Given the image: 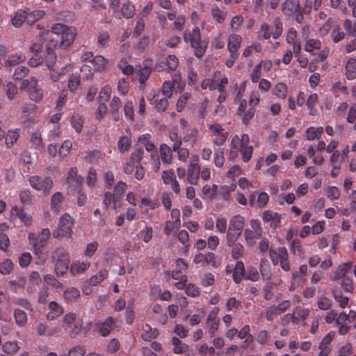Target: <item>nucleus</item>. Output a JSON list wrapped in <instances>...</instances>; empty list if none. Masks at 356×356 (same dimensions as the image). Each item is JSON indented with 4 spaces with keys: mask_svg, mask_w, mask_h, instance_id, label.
Masks as SVG:
<instances>
[{
    "mask_svg": "<svg viewBox=\"0 0 356 356\" xmlns=\"http://www.w3.org/2000/svg\"><path fill=\"white\" fill-rule=\"evenodd\" d=\"M50 260L54 266V272L57 276H63L68 270L70 257L63 247H57L52 252Z\"/></svg>",
    "mask_w": 356,
    "mask_h": 356,
    "instance_id": "f257e3e1",
    "label": "nucleus"
},
{
    "mask_svg": "<svg viewBox=\"0 0 356 356\" xmlns=\"http://www.w3.org/2000/svg\"><path fill=\"white\" fill-rule=\"evenodd\" d=\"M268 255L273 265L276 266L280 264L284 271L290 270L291 267L289 261V255L285 247L281 246L275 250L270 249L268 251Z\"/></svg>",
    "mask_w": 356,
    "mask_h": 356,
    "instance_id": "f03ea898",
    "label": "nucleus"
},
{
    "mask_svg": "<svg viewBox=\"0 0 356 356\" xmlns=\"http://www.w3.org/2000/svg\"><path fill=\"white\" fill-rule=\"evenodd\" d=\"M72 225L73 218L68 213H64L59 219L57 229L53 232V236L56 238L70 236Z\"/></svg>",
    "mask_w": 356,
    "mask_h": 356,
    "instance_id": "7ed1b4c3",
    "label": "nucleus"
},
{
    "mask_svg": "<svg viewBox=\"0 0 356 356\" xmlns=\"http://www.w3.org/2000/svg\"><path fill=\"white\" fill-rule=\"evenodd\" d=\"M30 185L37 191H42L44 195H47L53 186L51 177H46L44 179L38 175H33L29 179Z\"/></svg>",
    "mask_w": 356,
    "mask_h": 356,
    "instance_id": "20e7f679",
    "label": "nucleus"
},
{
    "mask_svg": "<svg viewBox=\"0 0 356 356\" xmlns=\"http://www.w3.org/2000/svg\"><path fill=\"white\" fill-rule=\"evenodd\" d=\"M83 180V179L81 176L77 175L76 168H71L67 177V184H68L67 193L72 195L79 193L81 191Z\"/></svg>",
    "mask_w": 356,
    "mask_h": 356,
    "instance_id": "39448f33",
    "label": "nucleus"
},
{
    "mask_svg": "<svg viewBox=\"0 0 356 356\" xmlns=\"http://www.w3.org/2000/svg\"><path fill=\"white\" fill-rule=\"evenodd\" d=\"M191 46L195 49V56L197 58H200L205 54L207 45L202 41L201 33L198 27L195 28L192 31Z\"/></svg>",
    "mask_w": 356,
    "mask_h": 356,
    "instance_id": "423d86ee",
    "label": "nucleus"
},
{
    "mask_svg": "<svg viewBox=\"0 0 356 356\" xmlns=\"http://www.w3.org/2000/svg\"><path fill=\"white\" fill-rule=\"evenodd\" d=\"M139 67L138 74L139 75L138 81L140 84H144L148 79L153 67V60L152 59H146L143 63V66H136Z\"/></svg>",
    "mask_w": 356,
    "mask_h": 356,
    "instance_id": "0eeeda50",
    "label": "nucleus"
},
{
    "mask_svg": "<svg viewBox=\"0 0 356 356\" xmlns=\"http://www.w3.org/2000/svg\"><path fill=\"white\" fill-rule=\"evenodd\" d=\"M76 35V29L72 26H69L61 35L60 47L62 49H67L69 47L75 40Z\"/></svg>",
    "mask_w": 356,
    "mask_h": 356,
    "instance_id": "6e6552de",
    "label": "nucleus"
},
{
    "mask_svg": "<svg viewBox=\"0 0 356 356\" xmlns=\"http://www.w3.org/2000/svg\"><path fill=\"white\" fill-rule=\"evenodd\" d=\"M50 236V231L49 229H43L40 234L35 238L33 243V248L37 254L42 252V248L44 246L46 241Z\"/></svg>",
    "mask_w": 356,
    "mask_h": 356,
    "instance_id": "1a4fd4ad",
    "label": "nucleus"
},
{
    "mask_svg": "<svg viewBox=\"0 0 356 356\" xmlns=\"http://www.w3.org/2000/svg\"><path fill=\"white\" fill-rule=\"evenodd\" d=\"M334 336V333L330 332L323 338L318 346L320 353L318 356H327L330 354L331 348L329 345L332 341Z\"/></svg>",
    "mask_w": 356,
    "mask_h": 356,
    "instance_id": "9d476101",
    "label": "nucleus"
},
{
    "mask_svg": "<svg viewBox=\"0 0 356 356\" xmlns=\"http://www.w3.org/2000/svg\"><path fill=\"white\" fill-rule=\"evenodd\" d=\"M299 0H286L282 4V10L283 13L286 16H291L296 11L300 10Z\"/></svg>",
    "mask_w": 356,
    "mask_h": 356,
    "instance_id": "9b49d317",
    "label": "nucleus"
},
{
    "mask_svg": "<svg viewBox=\"0 0 356 356\" xmlns=\"http://www.w3.org/2000/svg\"><path fill=\"white\" fill-rule=\"evenodd\" d=\"M200 169L199 164L196 162L191 163L187 170V179L190 184L196 185L199 179Z\"/></svg>",
    "mask_w": 356,
    "mask_h": 356,
    "instance_id": "f8f14e48",
    "label": "nucleus"
},
{
    "mask_svg": "<svg viewBox=\"0 0 356 356\" xmlns=\"http://www.w3.org/2000/svg\"><path fill=\"white\" fill-rule=\"evenodd\" d=\"M242 38L237 34H232L229 37L227 49L230 54H238L237 51L241 46Z\"/></svg>",
    "mask_w": 356,
    "mask_h": 356,
    "instance_id": "ddd939ff",
    "label": "nucleus"
},
{
    "mask_svg": "<svg viewBox=\"0 0 356 356\" xmlns=\"http://www.w3.org/2000/svg\"><path fill=\"white\" fill-rule=\"evenodd\" d=\"M148 100L150 102V104H154L155 108L158 111H164L169 104L168 97L159 98V95H153L151 98L148 97Z\"/></svg>",
    "mask_w": 356,
    "mask_h": 356,
    "instance_id": "4468645a",
    "label": "nucleus"
},
{
    "mask_svg": "<svg viewBox=\"0 0 356 356\" xmlns=\"http://www.w3.org/2000/svg\"><path fill=\"white\" fill-rule=\"evenodd\" d=\"M245 223V218L240 216L236 215L234 216L229 222V229L230 230L236 231L240 234H241Z\"/></svg>",
    "mask_w": 356,
    "mask_h": 356,
    "instance_id": "2eb2a0df",
    "label": "nucleus"
},
{
    "mask_svg": "<svg viewBox=\"0 0 356 356\" xmlns=\"http://www.w3.org/2000/svg\"><path fill=\"white\" fill-rule=\"evenodd\" d=\"M345 76L348 80L356 78V59L350 58L345 66Z\"/></svg>",
    "mask_w": 356,
    "mask_h": 356,
    "instance_id": "dca6fc26",
    "label": "nucleus"
},
{
    "mask_svg": "<svg viewBox=\"0 0 356 356\" xmlns=\"http://www.w3.org/2000/svg\"><path fill=\"white\" fill-rule=\"evenodd\" d=\"M352 265V262L343 263L339 265L337 270L330 276V280L336 281L343 277L351 268Z\"/></svg>",
    "mask_w": 356,
    "mask_h": 356,
    "instance_id": "f3484780",
    "label": "nucleus"
},
{
    "mask_svg": "<svg viewBox=\"0 0 356 356\" xmlns=\"http://www.w3.org/2000/svg\"><path fill=\"white\" fill-rule=\"evenodd\" d=\"M324 129L323 127H309L305 131V137L308 140H314L318 139L323 133Z\"/></svg>",
    "mask_w": 356,
    "mask_h": 356,
    "instance_id": "a211bd4d",
    "label": "nucleus"
},
{
    "mask_svg": "<svg viewBox=\"0 0 356 356\" xmlns=\"http://www.w3.org/2000/svg\"><path fill=\"white\" fill-rule=\"evenodd\" d=\"M57 331V328L49 327L45 323H40L37 326V332L40 336H52L55 334Z\"/></svg>",
    "mask_w": 356,
    "mask_h": 356,
    "instance_id": "6ab92c4d",
    "label": "nucleus"
},
{
    "mask_svg": "<svg viewBox=\"0 0 356 356\" xmlns=\"http://www.w3.org/2000/svg\"><path fill=\"white\" fill-rule=\"evenodd\" d=\"M291 305L289 300H283L277 306H271L268 308V314L278 315L284 312Z\"/></svg>",
    "mask_w": 356,
    "mask_h": 356,
    "instance_id": "aec40b11",
    "label": "nucleus"
},
{
    "mask_svg": "<svg viewBox=\"0 0 356 356\" xmlns=\"http://www.w3.org/2000/svg\"><path fill=\"white\" fill-rule=\"evenodd\" d=\"M44 15V11L43 10H35L33 12H29V10H26V23L29 25H32L37 20L40 19Z\"/></svg>",
    "mask_w": 356,
    "mask_h": 356,
    "instance_id": "412c9836",
    "label": "nucleus"
},
{
    "mask_svg": "<svg viewBox=\"0 0 356 356\" xmlns=\"http://www.w3.org/2000/svg\"><path fill=\"white\" fill-rule=\"evenodd\" d=\"M121 14L126 19L131 18L135 14V6L133 3L129 1L124 2L121 8Z\"/></svg>",
    "mask_w": 356,
    "mask_h": 356,
    "instance_id": "4be33fe9",
    "label": "nucleus"
},
{
    "mask_svg": "<svg viewBox=\"0 0 356 356\" xmlns=\"http://www.w3.org/2000/svg\"><path fill=\"white\" fill-rule=\"evenodd\" d=\"M321 48V42L319 40L309 39L305 45V50L307 52L315 55L316 51L320 50Z\"/></svg>",
    "mask_w": 356,
    "mask_h": 356,
    "instance_id": "5701e85b",
    "label": "nucleus"
},
{
    "mask_svg": "<svg viewBox=\"0 0 356 356\" xmlns=\"http://www.w3.org/2000/svg\"><path fill=\"white\" fill-rule=\"evenodd\" d=\"M245 273V267L244 264L242 261H237L235 266L234 271L233 273V280L236 283L238 284L242 277L244 276Z\"/></svg>",
    "mask_w": 356,
    "mask_h": 356,
    "instance_id": "b1692460",
    "label": "nucleus"
},
{
    "mask_svg": "<svg viewBox=\"0 0 356 356\" xmlns=\"http://www.w3.org/2000/svg\"><path fill=\"white\" fill-rule=\"evenodd\" d=\"M159 149L162 161L166 163H170L172 161V152L170 147L166 144L163 143L160 145Z\"/></svg>",
    "mask_w": 356,
    "mask_h": 356,
    "instance_id": "393cba45",
    "label": "nucleus"
},
{
    "mask_svg": "<svg viewBox=\"0 0 356 356\" xmlns=\"http://www.w3.org/2000/svg\"><path fill=\"white\" fill-rule=\"evenodd\" d=\"M90 266L89 263L74 261L70 266V273L72 275L83 273Z\"/></svg>",
    "mask_w": 356,
    "mask_h": 356,
    "instance_id": "a878e982",
    "label": "nucleus"
},
{
    "mask_svg": "<svg viewBox=\"0 0 356 356\" xmlns=\"http://www.w3.org/2000/svg\"><path fill=\"white\" fill-rule=\"evenodd\" d=\"M95 71H102L107 63L106 59L102 56H97L90 60Z\"/></svg>",
    "mask_w": 356,
    "mask_h": 356,
    "instance_id": "bb28decb",
    "label": "nucleus"
},
{
    "mask_svg": "<svg viewBox=\"0 0 356 356\" xmlns=\"http://www.w3.org/2000/svg\"><path fill=\"white\" fill-rule=\"evenodd\" d=\"M49 307L51 310V313H49L47 315V318L48 320H53L54 318L58 316L63 313L62 307H60L58 304L55 301L51 302L49 303Z\"/></svg>",
    "mask_w": 356,
    "mask_h": 356,
    "instance_id": "cd10ccee",
    "label": "nucleus"
},
{
    "mask_svg": "<svg viewBox=\"0 0 356 356\" xmlns=\"http://www.w3.org/2000/svg\"><path fill=\"white\" fill-rule=\"evenodd\" d=\"M63 296L66 301L75 302L80 296V292L76 288L70 287L65 291Z\"/></svg>",
    "mask_w": 356,
    "mask_h": 356,
    "instance_id": "c85d7f7f",
    "label": "nucleus"
},
{
    "mask_svg": "<svg viewBox=\"0 0 356 356\" xmlns=\"http://www.w3.org/2000/svg\"><path fill=\"white\" fill-rule=\"evenodd\" d=\"M213 258L214 254L213 252H208L207 254L200 253L195 256L194 262L208 265Z\"/></svg>",
    "mask_w": 356,
    "mask_h": 356,
    "instance_id": "c756f323",
    "label": "nucleus"
},
{
    "mask_svg": "<svg viewBox=\"0 0 356 356\" xmlns=\"http://www.w3.org/2000/svg\"><path fill=\"white\" fill-rule=\"evenodd\" d=\"M26 10H19L15 13L12 18V24L15 27H19L23 22H26Z\"/></svg>",
    "mask_w": 356,
    "mask_h": 356,
    "instance_id": "7c9ffc66",
    "label": "nucleus"
},
{
    "mask_svg": "<svg viewBox=\"0 0 356 356\" xmlns=\"http://www.w3.org/2000/svg\"><path fill=\"white\" fill-rule=\"evenodd\" d=\"M249 143V136L247 134H243L241 138H239L238 136H235L232 141L233 149H237L238 145L240 147L248 145Z\"/></svg>",
    "mask_w": 356,
    "mask_h": 356,
    "instance_id": "2f4dec72",
    "label": "nucleus"
},
{
    "mask_svg": "<svg viewBox=\"0 0 356 356\" xmlns=\"http://www.w3.org/2000/svg\"><path fill=\"white\" fill-rule=\"evenodd\" d=\"M108 275V271L105 269L101 270L97 275H95L89 280V284L96 286L103 281Z\"/></svg>",
    "mask_w": 356,
    "mask_h": 356,
    "instance_id": "473e14b6",
    "label": "nucleus"
},
{
    "mask_svg": "<svg viewBox=\"0 0 356 356\" xmlns=\"http://www.w3.org/2000/svg\"><path fill=\"white\" fill-rule=\"evenodd\" d=\"M29 96L31 99L35 102H39L42 99L43 92L42 90L38 87V83L30 89Z\"/></svg>",
    "mask_w": 356,
    "mask_h": 356,
    "instance_id": "72a5a7b5",
    "label": "nucleus"
},
{
    "mask_svg": "<svg viewBox=\"0 0 356 356\" xmlns=\"http://www.w3.org/2000/svg\"><path fill=\"white\" fill-rule=\"evenodd\" d=\"M13 211L15 212L17 217L20 219V220L24 222L26 226L30 225L31 223V217L27 215L26 213L22 209L18 208L15 207L13 209Z\"/></svg>",
    "mask_w": 356,
    "mask_h": 356,
    "instance_id": "f704fd0d",
    "label": "nucleus"
},
{
    "mask_svg": "<svg viewBox=\"0 0 356 356\" xmlns=\"http://www.w3.org/2000/svg\"><path fill=\"white\" fill-rule=\"evenodd\" d=\"M131 141L127 136H122L118 142V147L120 152H124L129 150L131 147Z\"/></svg>",
    "mask_w": 356,
    "mask_h": 356,
    "instance_id": "c9c22d12",
    "label": "nucleus"
},
{
    "mask_svg": "<svg viewBox=\"0 0 356 356\" xmlns=\"http://www.w3.org/2000/svg\"><path fill=\"white\" fill-rule=\"evenodd\" d=\"M273 93L277 97L284 99L287 93L286 85L284 83H278L274 87Z\"/></svg>",
    "mask_w": 356,
    "mask_h": 356,
    "instance_id": "e433bc0d",
    "label": "nucleus"
},
{
    "mask_svg": "<svg viewBox=\"0 0 356 356\" xmlns=\"http://www.w3.org/2000/svg\"><path fill=\"white\" fill-rule=\"evenodd\" d=\"M2 349L6 353L13 355L16 353L19 350V347L17 344V341H8L6 342L3 345Z\"/></svg>",
    "mask_w": 356,
    "mask_h": 356,
    "instance_id": "4c0bfd02",
    "label": "nucleus"
},
{
    "mask_svg": "<svg viewBox=\"0 0 356 356\" xmlns=\"http://www.w3.org/2000/svg\"><path fill=\"white\" fill-rule=\"evenodd\" d=\"M14 316L16 323L19 326H24L27 322L26 314L19 309H16L14 312Z\"/></svg>",
    "mask_w": 356,
    "mask_h": 356,
    "instance_id": "58836bf2",
    "label": "nucleus"
},
{
    "mask_svg": "<svg viewBox=\"0 0 356 356\" xmlns=\"http://www.w3.org/2000/svg\"><path fill=\"white\" fill-rule=\"evenodd\" d=\"M31 142L35 147L39 150L42 151L44 148V145L42 143L41 134L39 131L34 132L31 138Z\"/></svg>",
    "mask_w": 356,
    "mask_h": 356,
    "instance_id": "ea45409f",
    "label": "nucleus"
},
{
    "mask_svg": "<svg viewBox=\"0 0 356 356\" xmlns=\"http://www.w3.org/2000/svg\"><path fill=\"white\" fill-rule=\"evenodd\" d=\"M283 31L282 22H280L279 18H276L273 22V25L272 27L271 34L273 38L275 39L278 38Z\"/></svg>",
    "mask_w": 356,
    "mask_h": 356,
    "instance_id": "a19ab883",
    "label": "nucleus"
},
{
    "mask_svg": "<svg viewBox=\"0 0 356 356\" xmlns=\"http://www.w3.org/2000/svg\"><path fill=\"white\" fill-rule=\"evenodd\" d=\"M71 124L73 128L76 130L77 133H80L81 131L83 119L80 115H72L71 118Z\"/></svg>",
    "mask_w": 356,
    "mask_h": 356,
    "instance_id": "79ce46f5",
    "label": "nucleus"
},
{
    "mask_svg": "<svg viewBox=\"0 0 356 356\" xmlns=\"http://www.w3.org/2000/svg\"><path fill=\"white\" fill-rule=\"evenodd\" d=\"M331 37L333 42L334 43H337L344 38L345 33L341 31L339 26H337L332 29L331 32Z\"/></svg>",
    "mask_w": 356,
    "mask_h": 356,
    "instance_id": "37998d69",
    "label": "nucleus"
},
{
    "mask_svg": "<svg viewBox=\"0 0 356 356\" xmlns=\"http://www.w3.org/2000/svg\"><path fill=\"white\" fill-rule=\"evenodd\" d=\"M333 296L337 302H339V306L342 308H344L347 306L348 303V298L343 296L341 291H334Z\"/></svg>",
    "mask_w": 356,
    "mask_h": 356,
    "instance_id": "c03bdc74",
    "label": "nucleus"
},
{
    "mask_svg": "<svg viewBox=\"0 0 356 356\" xmlns=\"http://www.w3.org/2000/svg\"><path fill=\"white\" fill-rule=\"evenodd\" d=\"M211 15L218 23H222L225 20L226 13L220 10L218 7L211 9Z\"/></svg>",
    "mask_w": 356,
    "mask_h": 356,
    "instance_id": "a18cd8bd",
    "label": "nucleus"
},
{
    "mask_svg": "<svg viewBox=\"0 0 356 356\" xmlns=\"http://www.w3.org/2000/svg\"><path fill=\"white\" fill-rule=\"evenodd\" d=\"M26 278L20 276L16 280H10L8 284L13 290L16 291L17 288H23L26 284Z\"/></svg>",
    "mask_w": 356,
    "mask_h": 356,
    "instance_id": "49530a36",
    "label": "nucleus"
},
{
    "mask_svg": "<svg viewBox=\"0 0 356 356\" xmlns=\"http://www.w3.org/2000/svg\"><path fill=\"white\" fill-rule=\"evenodd\" d=\"M241 234L228 229V232L227 234V244L229 247H232L234 245L238 238L241 236Z\"/></svg>",
    "mask_w": 356,
    "mask_h": 356,
    "instance_id": "de8ad7c7",
    "label": "nucleus"
},
{
    "mask_svg": "<svg viewBox=\"0 0 356 356\" xmlns=\"http://www.w3.org/2000/svg\"><path fill=\"white\" fill-rule=\"evenodd\" d=\"M318 101V95L316 93L311 94L307 100L306 105L307 108L309 110V115H314V113L313 112L314 106L316 105Z\"/></svg>",
    "mask_w": 356,
    "mask_h": 356,
    "instance_id": "09e8293b",
    "label": "nucleus"
},
{
    "mask_svg": "<svg viewBox=\"0 0 356 356\" xmlns=\"http://www.w3.org/2000/svg\"><path fill=\"white\" fill-rule=\"evenodd\" d=\"M332 300L325 297V296H321L318 298L317 305L318 307L321 310H327L329 309L332 306Z\"/></svg>",
    "mask_w": 356,
    "mask_h": 356,
    "instance_id": "8fccbe9b",
    "label": "nucleus"
},
{
    "mask_svg": "<svg viewBox=\"0 0 356 356\" xmlns=\"http://www.w3.org/2000/svg\"><path fill=\"white\" fill-rule=\"evenodd\" d=\"M29 72L28 67L24 66H20L15 69V72L13 74V77L16 80H21L24 77H25Z\"/></svg>",
    "mask_w": 356,
    "mask_h": 356,
    "instance_id": "3c124183",
    "label": "nucleus"
},
{
    "mask_svg": "<svg viewBox=\"0 0 356 356\" xmlns=\"http://www.w3.org/2000/svg\"><path fill=\"white\" fill-rule=\"evenodd\" d=\"M13 264L10 259H6L0 264V273L3 275L9 274L13 269Z\"/></svg>",
    "mask_w": 356,
    "mask_h": 356,
    "instance_id": "603ef678",
    "label": "nucleus"
},
{
    "mask_svg": "<svg viewBox=\"0 0 356 356\" xmlns=\"http://www.w3.org/2000/svg\"><path fill=\"white\" fill-rule=\"evenodd\" d=\"M45 63L47 67L51 70L53 65L55 64L57 56L55 52H45Z\"/></svg>",
    "mask_w": 356,
    "mask_h": 356,
    "instance_id": "864d4df0",
    "label": "nucleus"
},
{
    "mask_svg": "<svg viewBox=\"0 0 356 356\" xmlns=\"http://www.w3.org/2000/svg\"><path fill=\"white\" fill-rule=\"evenodd\" d=\"M86 353V348L83 346L79 345L69 350L68 356H83Z\"/></svg>",
    "mask_w": 356,
    "mask_h": 356,
    "instance_id": "5fc2aeb1",
    "label": "nucleus"
},
{
    "mask_svg": "<svg viewBox=\"0 0 356 356\" xmlns=\"http://www.w3.org/2000/svg\"><path fill=\"white\" fill-rule=\"evenodd\" d=\"M19 134L17 131H8L6 137V144L8 147H10L17 140Z\"/></svg>",
    "mask_w": 356,
    "mask_h": 356,
    "instance_id": "6e6d98bb",
    "label": "nucleus"
},
{
    "mask_svg": "<svg viewBox=\"0 0 356 356\" xmlns=\"http://www.w3.org/2000/svg\"><path fill=\"white\" fill-rule=\"evenodd\" d=\"M44 282L55 288H60L62 286V284L57 280L54 275L47 274L44 276Z\"/></svg>",
    "mask_w": 356,
    "mask_h": 356,
    "instance_id": "4d7b16f0",
    "label": "nucleus"
},
{
    "mask_svg": "<svg viewBox=\"0 0 356 356\" xmlns=\"http://www.w3.org/2000/svg\"><path fill=\"white\" fill-rule=\"evenodd\" d=\"M25 60V56H22V55H13L8 58L6 63V65L8 66H14L19 63L23 62Z\"/></svg>",
    "mask_w": 356,
    "mask_h": 356,
    "instance_id": "13d9d810",
    "label": "nucleus"
},
{
    "mask_svg": "<svg viewBox=\"0 0 356 356\" xmlns=\"http://www.w3.org/2000/svg\"><path fill=\"white\" fill-rule=\"evenodd\" d=\"M240 151L243 155V161H245V162L248 161L250 159V158L252 156V146L245 145V146L240 147Z\"/></svg>",
    "mask_w": 356,
    "mask_h": 356,
    "instance_id": "bf43d9fd",
    "label": "nucleus"
},
{
    "mask_svg": "<svg viewBox=\"0 0 356 356\" xmlns=\"http://www.w3.org/2000/svg\"><path fill=\"white\" fill-rule=\"evenodd\" d=\"M165 62L168 70H175L178 65V58L175 55H169Z\"/></svg>",
    "mask_w": 356,
    "mask_h": 356,
    "instance_id": "052dcab7",
    "label": "nucleus"
},
{
    "mask_svg": "<svg viewBox=\"0 0 356 356\" xmlns=\"http://www.w3.org/2000/svg\"><path fill=\"white\" fill-rule=\"evenodd\" d=\"M20 200L24 205H29L31 204V194L29 190H23L19 194Z\"/></svg>",
    "mask_w": 356,
    "mask_h": 356,
    "instance_id": "680f3d73",
    "label": "nucleus"
},
{
    "mask_svg": "<svg viewBox=\"0 0 356 356\" xmlns=\"http://www.w3.org/2000/svg\"><path fill=\"white\" fill-rule=\"evenodd\" d=\"M80 83V76L76 74H72L68 82V88L70 91L73 92L76 90Z\"/></svg>",
    "mask_w": 356,
    "mask_h": 356,
    "instance_id": "e2e57ef3",
    "label": "nucleus"
},
{
    "mask_svg": "<svg viewBox=\"0 0 356 356\" xmlns=\"http://www.w3.org/2000/svg\"><path fill=\"white\" fill-rule=\"evenodd\" d=\"M232 247V256L234 259H237L241 257L243 253V246L239 243H235Z\"/></svg>",
    "mask_w": 356,
    "mask_h": 356,
    "instance_id": "0e129e2a",
    "label": "nucleus"
},
{
    "mask_svg": "<svg viewBox=\"0 0 356 356\" xmlns=\"http://www.w3.org/2000/svg\"><path fill=\"white\" fill-rule=\"evenodd\" d=\"M281 220V216L277 213L270 214L268 213V222L270 227L275 229L278 227Z\"/></svg>",
    "mask_w": 356,
    "mask_h": 356,
    "instance_id": "69168bd1",
    "label": "nucleus"
},
{
    "mask_svg": "<svg viewBox=\"0 0 356 356\" xmlns=\"http://www.w3.org/2000/svg\"><path fill=\"white\" fill-rule=\"evenodd\" d=\"M333 19L332 17H329L326 22L319 29V33L321 35H325L330 31L332 26Z\"/></svg>",
    "mask_w": 356,
    "mask_h": 356,
    "instance_id": "338daca9",
    "label": "nucleus"
},
{
    "mask_svg": "<svg viewBox=\"0 0 356 356\" xmlns=\"http://www.w3.org/2000/svg\"><path fill=\"white\" fill-rule=\"evenodd\" d=\"M143 149L142 148H138L131 153L130 160L133 163H140L143 158Z\"/></svg>",
    "mask_w": 356,
    "mask_h": 356,
    "instance_id": "774afa93",
    "label": "nucleus"
}]
</instances>
